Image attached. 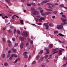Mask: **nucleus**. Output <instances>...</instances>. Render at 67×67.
I'll return each mask as SVG.
<instances>
[{
    "label": "nucleus",
    "mask_w": 67,
    "mask_h": 67,
    "mask_svg": "<svg viewBox=\"0 0 67 67\" xmlns=\"http://www.w3.org/2000/svg\"><path fill=\"white\" fill-rule=\"evenodd\" d=\"M52 52H54L53 53V54H56V53H57L58 52V49L57 48H56L55 49H53L52 51Z\"/></svg>",
    "instance_id": "1"
},
{
    "label": "nucleus",
    "mask_w": 67,
    "mask_h": 67,
    "mask_svg": "<svg viewBox=\"0 0 67 67\" xmlns=\"http://www.w3.org/2000/svg\"><path fill=\"white\" fill-rule=\"evenodd\" d=\"M56 27L58 29H62L63 28V26L61 25H58Z\"/></svg>",
    "instance_id": "2"
},
{
    "label": "nucleus",
    "mask_w": 67,
    "mask_h": 67,
    "mask_svg": "<svg viewBox=\"0 0 67 67\" xmlns=\"http://www.w3.org/2000/svg\"><path fill=\"white\" fill-rule=\"evenodd\" d=\"M39 14V13L37 11L35 10L33 14L35 15H38Z\"/></svg>",
    "instance_id": "3"
},
{
    "label": "nucleus",
    "mask_w": 67,
    "mask_h": 67,
    "mask_svg": "<svg viewBox=\"0 0 67 67\" xmlns=\"http://www.w3.org/2000/svg\"><path fill=\"white\" fill-rule=\"evenodd\" d=\"M44 25H45V27L46 28V30H47L48 29V28L49 26H48V24L47 23H44Z\"/></svg>",
    "instance_id": "4"
},
{
    "label": "nucleus",
    "mask_w": 67,
    "mask_h": 67,
    "mask_svg": "<svg viewBox=\"0 0 67 67\" xmlns=\"http://www.w3.org/2000/svg\"><path fill=\"white\" fill-rule=\"evenodd\" d=\"M45 49L47 51V53H45V55H47V54H49V51L48 49H47L46 48H45Z\"/></svg>",
    "instance_id": "5"
},
{
    "label": "nucleus",
    "mask_w": 67,
    "mask_h": 67,
    "mask_svg": "<svg viewBox=\"0 0 67 67\" xmlns=\"http://www.w3.org/2000/svg\"><path fill=\"white\" fill-rule=\"evenodd\" d=\"M64 18H61V20L62 21V22H63V21H67V20L66 19H64Z\"/></svg>",
    "instance_id": "6"
},
{
    "label": "nucleus",
    "mask_w": 67,
    "mask_h": 67,
    "mask_svg": "<svg viewBox=\"0 0 67 67\" xmlns=\"http://www.w3.org/2000/svg\"><path fill=\"white\" fill-rule=\"evenodd\" d=\"M19 39L21 40V41H23L24 40V38L23 37H21V36H19Z\"/></svg>",
    "instance_id": "7"
},
{
    "label": "nucleus",
    "mask_w": 67,
    "mask_h": 67,
    "mask_svg": "<svg viewBox=\"0 0 67 67\" xmlns=\"http://www.w3.org/2000/svg\"><path fill=\"white\" fill-rule=\"evenodd\" d=\"M24 34L25 36H28V33L26 32H24Z\"/></svg>",
    "instance_id": "8"
},
{
    "label": "nucleus",
    "mask_w": 67,
    "mask_h": 67,
    "mask_svg": "<svg viewBox=\"0 0 67 67\" xmlns=\"http://www.w3.org/2000/svg\"><path fill=\"white\" fill-rule=\"evenodd\" d=\"M52 13V12H46L45 13L46 14V15H48L49 14H51Z\"/></svg>",
    "instance_id": "9"
},
{
    "label": "nucleus",
    "mask_w": 67,
    "mask_h": 67,
    "mask_svg": "<svg viewBox=\"0 0 67 67\" xmlns=\"http://www.w3.org/2000/svg\"><path fill=\"white\" fill-rule=\"evenodd\" d=\"M23 43H22L20 44V47L21 49H22L23 48Z\"/></svg>",
    "instance_id": "10"
},
{
    "label": "nucleus",
    "mask_w": 67,
    "mask_h": 67,
    "mask_svg": "<svg viewBox=\"0 0 67 67\" xmlns=\"http://www.w3.org/2000/svg\"><path fill=\"white\" fill-rule=\"evenodd\" d=\"M14 16H16V17H17V18H19V17L18 16L16 15H15L14 16H12V19H14Z\"/></svg>",
    "instance_id": "11"
},
{
    "label": "nucleus",
    "mask_w": 67,
    "mask_h": 67,
    "mask_svg": "<svg viewBox=\"0 0 67 67\" xmlns=\"http://www.w3.org/2000/svg\"><path fill=\"white\" fill-rule=\"evenodd\" d=\"M6 2L8 4H10V3H11V2L9 1V0H6Z\"/></svg>",
    "instance_id": "12"
},
{
    "label": "nucleus",
    "mask_w": 67,
    "mask_h": 67,
    "mask_svg": "<svg viewBox=\"0 0 67 67\" xmlns=\"http://www.w3.org/2000/svg\"><path fill=\"white\" fill-rule=\"evenodd\" d=\"M42 2V3L44 4L47 3V0H44Z\"/></svg>",
    "instance_id": "13"
},
{
    "label": "nucleus",
    "mask_w": 67,
    "mask_h": 67,
    "mask_svg": "<svg viewBox=\"0 0 67 67\" xmlns=\"http://www.w3.org/2000/svg\"><path fill=\"white\" fill-rule=\"evenodd\" d=\"M27 5L29 7L31 6V5H32V3L30 4H27Z\"/></svg>",
    "instance_id": "14"
},
{
    "label": "nucleus",
    "mask_w": 67,
    "mask_h": 67,
    "mask_svg": "<svg viewBox=\"0 0 67 67\" xmlns=\"http://www.w3.org/2000/svg\"><path fill=\"white\" fill-rule=\"evenodd\" d=\"M58 35H60V36H62V37L64 36V35H63V34H61V33L59 34Z\"/></svg>",
    "instance_id": "15"
},
{
    "label": "nucleus",
    "mask_w": 67,
    "mask_h": 67,
    "mask_svg": "<svg viewBox=\"0 0 67 67\" xmlns=\"http://www.w3.org/2000/svg\"><path fill=\"white\" fill-rule=\"evenodd\" d=\"M2 41L3 42H6V40H5V38H3Z\"/></svg>",
    "instance_id": "16"
},
{
    "label": "nucleus",
    "mask_w": 67,
    "mask_h": 67,
    "mask_svg": "<svg viewBox=\"0 0 67 67\" xmlns=\"http://www.w3.org/2000/svg\"><path fill=\"white\" fill-rule=\"evenodd\" d=\"M27 54V52H24L23 53V55H26V54Z\"/></svg>",
    "instance_id": "17"
},
{
    "label": "nucleus",
    "mask_w": 67,
    "mask_h": 67,
    "mask_svg": "<svg viewBox=\"0 0 67 67\" xmlns=\"http://www.w3.org/2000/svg\"><path fill=\"white\" fill-rule=\"evenodd\" d=\"M48 55H46L44 57L45 59H46V58H48Z\"/></svg>",
    "instance_id": "18"
},
{
    "label": "nucleus",
    "mask_w": 67,
    "mask_h": 67,
    "mask_svg": "<svg viewBox=\"0 0 67 67\" xmlns=\"http://www.w3.org/2000/svg\"><path fill=\"white\" fill-rule=\"evenodd\" d=\"M43 52V50H41L40 51V54H42Z\"/></svg>",
    "instance_id": "19"
},
{
    "label": "nucleus",
    "mask_w": 67,
    "mask_h": 67,
    "mask_svg": "<svg viewBox=\"0 0 67 67\" xmlns=\"http://www.w3.org/2000/svg\"><path fill=\"white\" fill-rule=\"evenodd\" d=\"M8 32L9 33H12V30L9 29L8 30Z\"/></svg>",
    "instance_id": "20"
},
{
    "label": "nucleus",
    "mask_w": 67,
    "mask_h": 67,
    "mask_svg": "<svg viewBox=\"0 0 67 67\" xmlns=\"http://www.w3.org/2000/svg\"><path fill=\"white\" fill-rule=\"evenodd\" d=\"M44 57H42L40 59L41 60V61H42V60H43L44 59Z\"/></svg>",
    "instance_id": "21"
},
{
    "label": "nucleus",
    "mask_w": 67,
    "mask_h": 67,
    "mask_svg": "<svg viewBox=\"0 0 67 67\" xmlns=\"http://www.w3.org/2000/svg\"><path fill=\"white\" fill-rule=\"evenodd\" d=\"M20 22L21 23V24H23V21L22 20H20Z\"/></svg>",
    "instance_id": "22"
},
{
    "label": "nucleus",
    "mask_w": 67,
    "mask_h": 67,
    "mask_svg": "<svg viewBox=\"0 0 67 67\" xmlns=\"http://www.w3.org/2000/svg\"><path fill=\"white\" fill-rule=\"evenodd\" d=\"M4 65L5 66H7L8 65V63H5Z\"/></svg>",
    "instance_id": "23"
},
{
    "label": "nucleus",
    "mask_w": 67,
    "mask_h": 67,
    "mask_svg": "<svg viewBox=\"0 0 67 67\" xmlns=\"http://www.w3.org/2000/svg\"><path fill=\"white\" fill-rule=\"evenodd\" d=\"M66 21H63V22L64 24V25H65V24H67V23L66 22Z\"/></svg>",
    "instance_id": "24"
},
{
    "label": "nucleus",
    "mask_w": 67,
    "mask_h": 67,
    "mask_svg": "<svg viewBox=\"0 0 67 67\" xmlns=\"http://www.w3.org/2000/svg\"><path fill=\"white\" fill-rule=\"evenodd\" d=\"M17 62H18V59H16L15 60L14 62V64H16V63H17Z\"/></svg>",
    "instance_id": "25"
},
{
    "label": "nucleus",
    "mask_w": 67,
    "mask_h": 67,
    "mask_svg": "<svg viewBox=\"0 0 67 67\" xmlns=\"http://www.w3.org/2000/svg\"><path fill=\"white\" fill-rule=\"evenodd\" d=\"M13 53H16V49L13 50Z\"/></svg>",
    "instance_id": "26"
},
{
    "label": "nucleus",
    "mask_w": 67,
    "mask_h": 67,
    "mask_svg": "<svg viewBox=\"0 0 67 67\" xmlns=\"http://www.w3.org/2000/svg\"><path fill=\"white\" fill-rule=\"evenodd\" d=\"M53 46V45L52 44H50V45L49 47L50 48H52V47Z\"/></svg>",
    "instance_id": "27"
},
{
    "label": "nucleus",
    "mask_w": 67,
    "mask_h": 67,
    "mask_svg": "<svg viewBox=\"0 0 67 67\" xmlns=\"http://www.w3.org/2000/svg\"><path fill=\"white\" fill-rule=\"evenodd\" d=\"M10 54H7V58H9V57H10Z\"/></svg>",
    "instance_id": "28"
},
{
    "label": "nucleus",
    "mask_w": 67,
    "mask_h": 67,
    "mask_svg": "<svg viewBox=\"0 0 67 67\" xmlns=\"http://www.w3.org/2000/svg\"><path fill=\"white\" fill-rule=\"evenodd\" d=\"M5 57V54H3L2 55V57L3 58H4Z\"/></svg>",
    "instance_id": "29"
},
{
    "label": "nucleus",
    "mask_w": 67,
    "mask_h": 67,
    "mask_svg": "<svg viewBox=\"0 0 67 67\" xmlns=\"http://www.w3.org/2000/svg\"><path fill=\"white\" fill-rule=\"evenodd\" d=\"M41 15H42V16H45V15H46V14H44V13H42Z\"/></svg>",
    "instance_id": "30"
},
{
    "label": "nucleus",
    "mask_w": 67,
    "mask_h": 67,
    "mask_svg": "<svg viewBox=\"0 0 67 67\" xmlns=\"http://www.w3.org/2000/svg\"><path fill=\"white\" fill-rule=\"evenodd\" d=\"M35 20L37 22H38V19H37V18H35Z\"/></svg>",
    "instance_id": "31"
},
{
    "label": "nucleus",
    "mask_w": 67,
    "mask_h": 67,
    "mask_svg": "<svg viewBox=\"0 0 67 67\" xmlns=\"http://www.w3.org/2000/svg\"><path fill=\"white\" fill-rule=\"evenodd\" d=\"M47 5H52V4L50 3H47Z\"/></svg>",
    "instance_id": "32"
},
{
    "label": "nucleus",
    "mask_w": 67,
    "mask_h": 67,
    "mask_svg": "<svg viewBox=\"0 0 67 67\" xmlns=\"http://www.w3.org/2000/svg\"><path fill=\"white\" fill-rule=\"evenodd\" d=\"M64 7L63 4H61L59 6V7Z\"/></svg>",
    "instance_id": "33"
},
{
    "label": "nucleus",
    "mask_w": 67,
    "mask_h": 67,
    "mask_svg": "<svg viewBox=\"0 0 67 67\" xmlns=\"http://www.w3.org/2000/svg\"><path fill=\"white\" fill-rule=\"evenodd\" d=\"M40 19H41L42 21V20H44L45 18L43 17H41L40 18Z\"/></svg>",
    "instance_id": "34"
},
{
    "label": "nucleus",
    "mask_w": 67,
    "mask_h": 67,
    "mask_svg": "<svg viewBox=\"0 0 67 67\" xmlns=\"http://www.w3.org/2000/svg\"><path fill=\"white\" fill-rule=\"evenodd\" d=\"M46 10L47 11H52L53 10H51V9H46Z\"/></svg>",
    "instance_id": "35"
},
{
    "label": "nucleus",
    "mask_w": 67,
    "mask_h": 67,
    "mask_svg": "<svg viewBox=\"0 0 67 67\" xmlns=\"http://www.w3.org/2000/svg\"><path fill=\"white\" fill-rule=\"evenodd\" d=\"M38 20L39 22H42V19H41V18H40V19H38Z\"/></svg>",
    "instance_id": "36"
},
{
    "label": "nucleus",
    "mask_w": 67,
    "mask_h": 67,
    "mask_svg": "<svg viewBox=\"0 0 67 67\" xmlns=\"http://www.w3.org/2000/svg\"><path fill=\"white\" fill-rule=\"evenodd\" d=\"M7 42H8V43H9L10 44H11V41L9 40H8Z\"/></svg>",
    "instance_id": "37"
},
{
    "label": "nucleus",
    "mask_w": 67,
    "mask_h": 67,
    "mask_svg": "<svg viewBox=\"0 0 67 67\" xmlns=\"http://www.w3.org/2000/svg\"><path fill=\"white\" fill-rule=\"evenodd\" d=\"M16 32V29H14V34H15Z\"/></svg>",
    "instance_id": "38"
},
{
    "label": "nucleus",
    "mask_w": 67,
    "mask_h": 67,
    "mask_svg": "<svg viewBox=\"0 0 67 67\" xmlns=\"http://www.w3.org/2000/svg\"><path fill=\"white\" fill-rule=\"evenodd\" d=\"M33 44V41L31 40L30 41V44Z\"/></svg>",
    "instance_id": "39"
},
{
    "label": "nucleus",
    "mask_w": 67,
    "mask_h": 67,
    "mask_svg": "<svg viewBox=\"0 0 67 67\" xmlns=\"http://www.w3.org/2000/svg\"><path fill=\"white\" fill-rule=\"evenodd\" d=\"M32 5L33 6H35V5H36L34 3H32Z\"/></svg>",
    "instance_id": "40"
},
{
    "label": "nucleus",
    "mask_w": 67,
    "mask_h": 67,
    "mask_svg": "<svg viewBox=\"0 0 67 67\" xmlns=\"http://www.w3.org/2000/svg\"><path fill=\"white\" fill-rule=\"evenodd\" d=\"M17 32L18 34H20L21 33V32H20V31L19 30H17Z\"/></svg>",
    "instance_id": "41"
},
{
    "label": "nucleus",
    "mask_w": 67,
    "mask_h": 67,
    "mask_svg": "<svg viewBox=\"0 0 67 67\" xmlns=\"http://www.w3.org/2000/svg\"><path fill=\"white\" fill-rule=\"evenodd\" d=\"M58 31H54V34H57V33H58Z\"/></svg>",
    "instance_id": "42"
},
{
    "label": "nucleus",
    "mask_w": 67,
    "mask_h": 67,
    "mask_svg": "<svg viewBox=\"0 0 67 67\" xmlns=\"http://www.w3.org/2000/svg\"><path fill=\"white\" fill-rule=\"evenodd\" d=\"M36 58L37 59V60L38 59V58H40V56H39V55H38L36 56Z\"/></svg>",
    "instance_id": "43"
},
{
    "label": "nucleus",
    "mask_w": 67,
    "mask_h": 67,
    "mask_svg": "<svg viewBox=\"0 0 67 67\" xmlns=\"http://www.w3.org/2000/svg\"><path fill=\"white\" fill-rule=\"evenodd\" d=\"M62 16L63 18H66V16L64 15H62Z\"/></svg>",
    "instance_id": "44"
},
{
    "label": "nucleus",
    "mask_w": 67,
    "mask_h": 67,
    "mask_svg": "<svg viewBox=\"0 0 67 67\" xmlns=\"http://www.w3.org/2000/svg\"><path fill=\"white\" fill-rule=\"evenodd\" d=\"M24 57L25 58H27V55H24Z\"/></svg>",
    "instance_id": "45"
},
{
    "label": "nucleus",
    "mask_w": 67,
    "mask_h": 67,
    "mask_svg": "<svg viewBox=\"0 0 67 67\" xmlns=\"http://www.w3.org/2000/svg\"><path fill=\"white\" fill-rule=\"evenodd\" d=\"M35 64V61H34L32 63V65H34V64Z\"/></svg>",
    "instance_id": "46"
},
{
    "label": "nucleus",
    "mask_w": 67,
    "mask_h": 67,
    "mask_svg": "<svg viewBox=\"0 0 67 67\" xmlns=\"http://www.w3.org/2000/svg\"><path fill=\"white\" fill-rule=\"evenodd\" d=\"M51 6L53 8H55V6L53 4H51Z\"/></svg>",
    "instance_id": "47"
},
{
    "label": "nucleus",
    "mask_w": 67,
    "mask_h": 67,
    "mask_svg": "<svg viewBox=\"0 0 67 67\" xmlns=\"http://www.w3.org/2000/svg\"><path fill=\"white\" fill-rule=\"evenodd\" d=\"M31 10H32V11H34V10H35V9H34V8L33 7H31Z\"/></svg>",
    "instance_id": "48"
},
{
    "label": "nucleus",
    "mask_w": 67,
    "mask_h": 67,
    "mask_svg": "<svg viewBox=\"0 0 67 67\" xmlns=\"http://www.w3.org/2000/svg\"><path fill=\"white\" fill-rule=\"evenodd\" d=\"M18 43H16L15 44V46L14 47H15V46H17L18 45Z\"/></svg>",
    "instance_id": "49"
},
{
    "label": "nucleus",
    "mask_w": 67,
    "mask_h": 67,
    "mask_svg": "<svg viewBox=\"0 0 67 67\" xmlns=\"http://www.w3.org/2000/svg\"><path fill=\"white\" fill-rule=\"evenodd\" d=\"M15 55V54H12L11 55V57H13V56H14Z\"/></svg>",
    "instance_id": "50"
},
{
    "label": "nucleus",
    "mask_w": 67,
    "mask_h": 67,
    "mask_svg": "<svg viewBox=\"0 0 67 67\" xmlns=\"http://www.w3.org/2000/svg\"><path fill=\"white\" fill-rule=\"evenodd\" d=\"M53 13L54 14H56V13H57V11H54L53 12Z\"/></svg>",
    "instance_id": "51"
},
{
    "label": "nucleus",
    "mask_w": 67,
    "mask_h": 67,
    "mask_svg": "<svg viewBox=\"0 0 67 67\" xmlns=\"http://www.w3.org/2000/svg\"><path fill=\"white\" fill-rule=\"evenodd\" d=\"M12 40H13V41H15V38H12Z\"/></svg>",
    "instance_id": "52"
},
{
    "label": "nucleus",
    "mask_w": 67,
    "mask_h": 67,
    "mask_svg": "<svg viewBox=\"0 0 67 67\" xmlns=\"http://www.w3.org/2000/svg\"><path fill=\"white\" fill-rule=\"evenodd\" d=\"M11 50H10L8 51V54H10V53H11Z\"/></svg>",
    "instance_id": "53"
},
{
    "label": "nucleus",
    "mask_w": 67,
    "mask_h": 67,
    "mask_svg": "<svg viewBox=\"0 0 67 67\" xmlns=\"http://www.w3.org/2000/svg\"><path fill=\"white\" fill-rule=\"evenodd\" d=\"M38 10H42V8H37Z\"/></svg>",
    "instance_id": "54"
},
{
    "label": "nucleus",
    "mask_w": 67,
    "mask_h": 67,
    "mask_svg": "<svg viewBox=\"0 0 67 67\" xmlns=\"http://www.w3.org/2000/svg\"><path fill=\"white\" fill-rule=\"evenodd\" d=\"M66 65L67 64H64L63 65V67H66Z\"/></svg>",
    "instance_id": "55"
},
{
    "label": "nucleus",
    "mask_w": 67,
    "mask_h": 67,
    "mask_svg": "<svg viewBox=\"0 0 67 67\" xmlns=\"http://www.w3.org/2000/svg\"><path fill=\"white\" fill-rule=\"evenodd\" d=\"M28 46H29V43H27L26 44V47H27Z\"/></svg>",
    "instance_id": "56"
},
{
    "label": "nucleus",
    "mask_w": 67,
    "mask_h": 67,
    "mask_svg": "<svg viewBox=\"0 0 67 67\" xmlns=\"http://www.w3.org/2000/svg\"><path fill=\"white\" fill-rule=\"evenodd\" d=\"M10 29H13V27L11 26H10Z\"/></svg>",
    "instance_id": "57"
},
{
    "label": "nucleus",
    "mask_w": 67,
    "mask_h": 67,
    "mask_svg": "<svg viewBox=\"0 0 67 67\" xmlns=\"http://www.w3.org/2000/svg\"><path fill=\"white\" fill-rule=\"evenodd\" d=\"M43 12V10H41L40 11V12L41 13H42Z\"/></svg>",
    "instance_id": "58"
},
{
    "label": "nucleus",
    "mask_w": 67,
    "mask_h": 67,
    "mask_svg": "<svg viewBox=\"0 0 67 67\" xmlns=\"http://www.w3.org/2000/svg\"><path fill=\"white\" fill-rule=\"evenodd\" d=\"M59 55H62V52H59Z\"/></svg>",
    "instance_id": "59"
},
{
    "label": "nucleus",
    "mask_w": 67,
    "mask_h": 67,
    "mask_svg": "<svg viewBox=\"0 0 67 67\" xmlns=\"http://www.w3.org/2000/svg\"><path fill=\"white\" fill-rule=\"evenodd\" d=\"M60 14L61 15H63V14H64V13H63L62 12L60 13Z\"/></svg>",
    "instance_id": "60"
},
{
    "label": "nucleus",
    "mask_w": 67,
    "mask_h": 67,
    "mask_svg": "<svg viewBox=\"0 0 67 67\" xmlns=\"http://www.w3.org/2000/svg\"><path fill=\"white\" fill-rule=\"evenodd\" d=\"M12 57L11 56L9 58V59H10V60H11V59H12Z\"/></svg>",
    "instance_id": "61"
},
{
    "label": "nucleus",
    "mask_w": 67,
    "mask_h": 67,
    "mask_svg": "<svg viewBox=\"0 0 67 67\" xmlns=\"http://www.w3.org/2000/svg\"><path fill=\"white\" fill-rule=\"evenodd\" d=\"M60 24L61 25H64V24L63 23H61Z\"/></svg>",
    "instance_id": "62"
},
{
    "label": "nucleus",
    "mask_w": 67,
    "mask_h": 67,
    "mask_svg": "<svg viewBox=\"0 0 67 67\" xmlns=\"http://www.w3.org/2000/svg\"><path fill=\"white\" fill-rule=\"evenodd\" d=\"M43 4H44V3H43L42 2L41 4L42 5H43Z\"/></svg>",
    "instance_id": "63"
},
{
    "label": "nucleus",
    "mask_w": 67,
    "mask_h": 67,
    "mask_svg": "<svg viewBox=\"0 0 67 67\" xmlns=\"http://www.w3.org/2000/svg\"><path fill=\"white\" fill-rule=\"evenodd\" d=\"M46 62H47V63L48 62H49V60L48 59H47V60H46Z\"/></svg>",
    "instance_id": "64"
}]
</instances>
